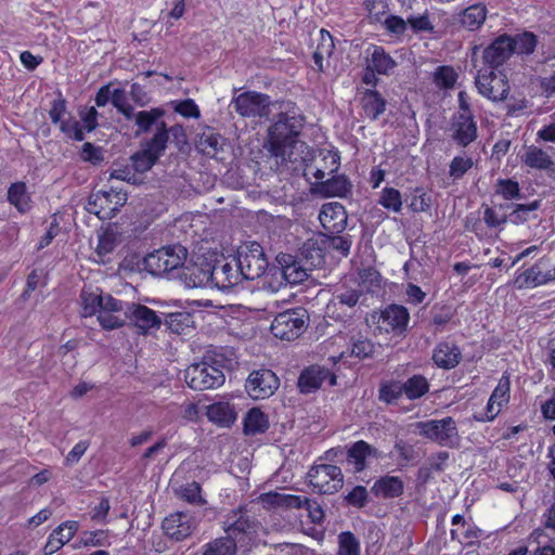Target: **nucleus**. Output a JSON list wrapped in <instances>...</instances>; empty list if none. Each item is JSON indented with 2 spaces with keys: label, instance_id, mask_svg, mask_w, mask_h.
<instances>
[{
  "label": "nucleus",
  "instance_id": "c85d7f7f",
  "mask_svg": "<svg viewBox=\"0 0 555 555\" xmlns=\"http://www.w3.org/2000/svg\"><path fill=\"white\" fill-rule=\"evenodd\" d=\"M328 375V369L312 365L305 369L298 377V388L301 393H311L318 390Z\"/></svg>",
  "mask_w": 555,
  "mask_h": 555
},
{
  "label": "nucleus",
  "instance_id": "c03bdc74",
  "mask_svg": "<svg viewBox=\"0 0 555 555\" xmlns=\"http://www.w3.org/2000/svg\"><path fill=\"white\" fill-rule=\"evenodd\" d=\"M538 42V37L528 30H524L520 34L512 36L513 51L519 55H531L534 52Z\"/></svg>",
  "mask_w": 555,
  "mask_h": 555
},
{
  "label": "nucleus",
  "instance_id": "0eeeda50",
  "mask_svg": "<svg viewBox=\"0 0 555 555\" xmlns=\"http://www.w3.org/2000/svg\"><path fill=\"white\" fill-rule=\"evenodd\" d=\"M310 485L319 493L334 494L344 486L341 468L331 464H315L307 473Z\"/></svg>",
  "mask_w": 555,
  "mask_h": 555
},
{
  "label": "nucleus",
  "instance_id": "8fccbe9b",
  "mask_svg": "<svg viewBox=\"0 0 555 555\" xmlns=\"http://www.w3.org/2000/svg\"><path fill=\"white\" fill-rule=\"evenodd\" d=\"M457 74L453 67L442 65L438 66L434 73V82L440 89H451L454 87Z\"/></svg>",
  "mask_w": 555,
  "mask_h": 555
},
{
  "label": "nucleus",
  "instance_id": "5fc2aeb1",
  "mask_svg": "<svg viewBox=\"0 0 555 555\" xmlns=\"http://www.w3.org/2000/svg\"><path fill=\"white\" fill-rule=\"evenodd\" d=\"M96 315L101 327L106 331L117 330L127 324V319L122 314L100 311Z\"/></svg>",
  "mask_w": 555,
  "mask_h": 555
},
{
  "label": "nucleus",
  "instance_id": "052dcab7",
  "mask_svg": "<svg viewBox=\"0 0 555 555\" xmlns=\"http://www.w3.org/2000/svg\"><path fill=\"white\" fill-rule=\"evenodd\" d=\"M106 533L103 530H96V531H86L83 532L82 538L80 539L79 543L74 544V548H78L80 546H102L106 542Z\"/></svg>",
  "mask_w": 555,
  "mask_h": 555
},
{
  "label": "nucleus",
  "instance_id": "c756f323",
  "mask_svg": "<svg viewBox=\"0 0 555 555\" xmlns=\"http://www.w3.org/2000/svg\"><path fill=\"white\" fill-rule=\"evenodd\" d=\"M103 291L92 284H86L80 292L81 317L88 318L100 312L103 304Z\"/></svg>",
  "mask_w": 555,
  "mask_h": 555
},
{
  "label": "nucleus",
  "instance_id": "0e129e2a",
  "mask_svg": "<svg viewBox=\"0 0 555 555\" xmlns=\"http://www.w3.org/2000/svg\"><path fill=\"white\" fill-rule=\"evenodd\" d=\"M80 157L83 162H89L94 165L101 163L104 159L102 149L94 146L90 142H86L82 145Z\"/></svg>",
  "mask_w": 555,
  "mask_h": 555
},
{
  "label": "nucleus",
  "instance_id": "3c124183",
  "mask_svg": "<svg viewBox=\"0 0 555 555\" xmlns=\"http://www.w3.org/2000/svg\"><path fill=\"white\" fill-rule=\"evenodd\" d=\"M495 192L506 201L524 198L518 182L512 179H499Z\"/></svg>",
  "mask_w": 555,
  "mask_h": 555
},
{
  "label": "nucleus",
  "instance_id": "13d9d810",
  "mask_svg": "<svg viewBox=\"0 0 555 555\" xmlns=\"http://www.w3.org/2000/svg\"><path fill=\"white\" fill-rule=\"evenodd\" d=\"M509 385L508 376H502L489 399L494 401L498 406H503L509 400Z\"/></svg>",
  "mask_w": 555,
  "mask_h": 555
},
{
  "label": "nucleus",
  "instance_id": "6e6d98bb",
  "mask_svg": "<svg viewBox=\"0 0 555 555\" xmlns=\"http://www.w3.org/2000/svg\"><path fill=\"white\" fill-rule=\"evenodd\" d=\"M344 501L347 505L363 508L369 502V493L364 486H356L348 492Z\"/></svg>",
  "mask_w": 555,
  "mask_h": 555
},
{
  "label": "nucleus",
  "instance_id": "79ce46f5",
  "mask_svg": "<svg viewBox=\"0 0 555 555\" xmlns=\"http://www.w3.org/2000/svg\"><path fill=\"white\" fill-rule=\"evenodd\" d=\"M404 396L402 382L390 379L382 382L378 388V400L387 405H396Z\"/></svg>",
  "mask_w": 555,
  "mask_h": 555
},
{
  "label": "nucleus",
  "instance_id": "4468645a",
  "mask_svg": "<svg viewBox=\"0 0 555 555\" xmlns=\"http://www.w3.org/2000/svg\"><path fill=\"white\" fill-rule=\"evenodd\" d=\"M258 522L247 515L245 508L240 507L231 511L223 521V529L227 537L236 542L241 537H249L256 533Z\"/></svg>",
  "mask_w": 555,
  "mask_h": 555
},
{
  "label": "nucleus",
  "instance_id": "f704fd0d",
  "mask_svg": "<svg viewBox=\"0 0 555 555\" xmlns=\"http://www.w3.org/2000/svg\"><path fill=\"white\" fill-rule=\"evenodd\" d=\"M361 105L366 117L377 120L385 113L387 102L377 90L366 89L362 93Z\"/></svg>",
  "mask_w": 555,
  "mask_h": 555
},
{
  "label": "nucleus",
  "instance_id": "6e6552de",
  "mask_svg": "<svg viewBox=\"0 0 555 555\" xmlns=\"http://www.w3.org/2000/svg\"><path fill=\"white\" fill-rule=\"evenodd\" d=\"M270 105V96L256 91L243 92L231 101L233 109L244 118H269Z\"/></svg>",
  "mask_w": 555,
  "mask_h": 555
},
{
  "label": "nucleus",
  "instance_id": "423d86ee",
  "mask_svg": "<svg viewBox=\"0 0 555 555\" xmlns=\"http://www.w3.org/2000/svg\"><path fill=\"white\" fill-rule=\"evenodd\" d=\"M237 269L244 280L260 278L269 266L263 247L257 242L246 243L237 250Z\"/></svg>",
  "mask_w": 555,
  "mask_h": 555
},
{
  "label": "nucleus",
  "instance_id": "a18cd8bd",
  "mask_svg": "<svg viewBox=\"0 0 555 555\" xmlns=\"http://www.w3.org/2000/svg\"><path fill=\"white\" fill-rule=\"evenodd\" d=\"M223 138L215 132L214 129L207 128L198 139V147L207 155H215L222 150Z\"/></svg>",
  "mask_w": 555,
  "mask_h": 555
},
{
  "label": "nucleus",
  "instance_id": "e2e57ef3",
  "mask_svg": "<svg viewBox=\"0 0 555 555\" xmlns=\"http://www.w3.org/2000/svg\"><path fill=\"white\" fill-rule=\"evenodd\" d=\"M352 240L350 235H333L330 237V246L341 256L347 257L350 253Z\"/></svg>",
  "mask_w": 555,
  "mask_h": 555
},
{
  "label": "nucleus",
  "instance_id": "338daca9",
  "mask_svg": "<svg viewBox=\"0 0 555 555\" xmlns=\"http://www.w3.org/2000/svg\"><path fill=\"white\" fill-rule=\"evenodd\" d=\"M384 26L387 29V31L397 36H401L405 33L408 28V20L404 21L400 16L389 15L384 21Z\"/></svg>",
  "mask_w": 555,
  "mask_h": 555
},
{
  "label": "nucleus",
  "instance_id": "774afa93",
  "mask_svg": "<svg viewBox=\"0 0 555 555\" xmlns=\"http://www.w3.org/2000/svg\"><path fill=\"white\" fill-rule=\"evenodd\" d=\"M359 279L361 284L365 285L367 288L379 286L380 283L379 272L372 267L361 269L359 271Z\"/></svg>",
  "mask_w": 555,
  "mask_h": 555
},
{
  "label": "nucleus",
  "instance_id": "864d4df0",
  "mask_svg": "<svg viewBox=\"0 0 555 555\" xmlns=\"http://www.w3.org/2000/svg\"><path fill=\"white\" fill-rule=\"evenodd\" d=\"M201 485L196 481L186 483L179 490V495L191 504L204 505L206 501L203 499Z\"/></svg>",
  "mask_w": 555,
  "mask_h": 555
},
{
  "label": "nucleus",
  "instance_id": "bb28decb",
  "mask_svg": "<svg viewBox=\"0 0 555 555\" xmlns=\"http://www.w3.org/2000/svg\"><path fill=\"white\" fill-rule=\"evenodd\" d=\"M352 183L345 175L334 176L315 185L317 192L323 197L345 198L352 193Z\"/></svg>",
  "mask_w": 555,
  "mask_h": 555
},
{
  "label": "nucleus",
  "instance_id": "b1692460",
  "mask_svg": "<svg viewBox=\"0 0 555 555\" xmlns=\"http://www.w3.org/2000/svg\"><path fill=\"white\" fill-rule=\"evenodd\" d=\"M520 158L526 167L539 171H545L548 178L555 180V162L541 147L535 145L526 147V151Z\"/></svg>",
  "mask_w": 555,
  "mask_h": 555
},
{
  "label": "nucleus",
  "instance_id": "1a4fd4ad",
  "mask_svg": "<svg viewBox=\"0 0 555 555\" xmlns=\"http://www.w3.org/2000/svg\"><path fill=\"white\" fill-rule=\"evenodd\" d=\"M167 147V139L164 131L142 143V150L134 153L130 159L134 171L143 173L149 171L164 154Z\"/></svg>",
  "mask_w": 555,
  "mask_h": 555
},
{
  "label": "nucleus",
  "instance_id": "58836bf2",
  "mask_svg": "<svg viewBox=\"0 0 555 555\" xmlns=\"http://www.w3.org/2000/svg\"><path fill=\"white\" fill-rule=\"evenodd\" d=\"M207 417L219 426L230 427L236 420V413L228 402H217L208 406Z\"/></svg>",
  "mask_w": 555,
  "mask_h": 555
},
{
  "label": "nucleus",
  "instance_id": "a878e982",
  "mask_svg": "<svg viewBox=\"0 0 555 555\" xmlns=\"http://www.w3.org/2000/svg\"><path fill=\"white\" fill-rule=\"evenodd\" d=\"M79 524L74 520H67L56 527L48 538L43 547V555L56 553L63 545L68 543L78 531Z\"/></svg>",
  "mask_w": 555,
  "mask_h": 555
},
{
  "label": "nucleus",
  "instance_id": "49530a36",
  "mask_svg": "<svg viewBox=\"0 0 555 555\" xmlns=\"http://www.w3.org/2000/svg\"><path fill=\"white\" fill-rule=\"evenodd\" d=\"M430 324L435 326V332H442L446 325L454 318L455 310L451 306H434L430 310Z\"/></svg>",
  "mask_w": 555,
  "mask_h": 555
},
{
  "label": "nucleus",
  "instance_id": "6ab92c4d",
  "mask_svg": "<svg viewBox=\"0 0 555 555\" xmlns=\"http://www.w3.org/2000/svg\"><path fill=\"white\" fill-rule=\"evenodd\" d=\"M212 266V287L229 292L244 280L240 269H237L236 260H234V266L231 262L225 261V259L216 260Z\"/></svg>",
  "mask_w": 555,
  "mask_h": 555
},
{
  "label": "nucleus",
  "instance_id": "393cba45",
  "mask_svg": "<svg viewBox=\"0 0 555 555\" xmlns=\"http://www.w3.org/2000/svg\"><path fill=\"white\" fill-rule=\"evenodd\" d=\"M488 9L485 3H474L453 16L454 24L462 28L475 31L478 30L486 22Z\"/></svg>",
  "mask_w": 555,
  "mask_h": 555
},
{
  "label": "nucleus",
  "instance_id": "5701e85b",
  "mask_svg": "<svg viewBox=\"0 0 555 555\" xmlns=\"http://www.w3.org/2000/svg\"><path fill=\"white\" fill-rule=\"evenodd\" d=\"M165 109L162 107H153L150 111H140L135 114V126L138 127L134 135L138 138L143 133H147L155 127L156 132H165L168 140L167 125L162 118L165 116Z\"/></svg>",
  "mask_w": 555,
  "mask_h": 555
},
{
  "label": "nucleus",
  "instance_id": "a211bd4d",
  "mask_svg": "<svg viewBox=\"0 0 555 555\" xmlns=\"http://www.w3.org/2000/svg\"><path fill=\"white\" fill-rule=\"evenodd\" d=\"M162 528L169 539L182 541L193 533L196 520L188 513L177 512L163 520Z\"/></svg>",
  "mask_w": 555,
  "mask_h": 555
},
{
  "label": "nucleus",
  "instance_id": "7ed1b4c3",
  "mask_svg": "<svg viewBox=\"0 0 555 555\" xmlns=\"http://www.w3.org/2000/svg\"><path fill=\"white\" fill-rule=\"evenodd\" d=\"M188 257V249L178 244L165 246L150 253L143 258V270L155 276H167L178 279L182 264Z\"/></svg>",
  "mask_w": 555,
  "mask_h": 555
},
{
  "label": "nucleus",
  "instance_id": "4be33fe9",
  "mask_svg": "<svg viewBox=\"0 0 555 555\" xmlns=\"http://www.w3.org/2000/svg\"><path fill=\"white\" fill-rule=\"evenodd\" d=\"M275 260L280 267L281 275L287 284H299L309 276L308 269L301 264L297 257L291 254L280 253Z\"/></svg>",
  "mask_w": 555,
  "mask_h": 555
},
{
  "label": "nucleus",
  "instance_id": "f257e3e1",
  "mask_svg": "<svg viewBox=\"0 0 555 555\" xmlns=\"http://www.w3.org/2000/svg\"><path fill=\"white\" fill-rule=\"evenodd\" d=\"M232 350L214 352L204 357L202 362L191 364L184 373L188 386L194 390L214 389L225 380L224 370H232L237 364Z\"/></svg>",
  "mask_w": 555,
  "mask_h": 555
},
{
  "label": "nucleus",
  "instance_id": "4c0bfd02",
  "mask_svg": "<svg viewBox=\"0 0 555 555\" xmlns=\"http://www.w3.org/2000/svg\"><path fill=\"white\" fill-rule=\"evenodd\" d=\"M268 429V416L259 408H251L244 417V434L256 436L266 433Z\"/></svg>",
  "mask_w": 555,
  "mask_h": 555
},
{
  "label": "nucleus",
  "instance_id": "dca6fc26",
  "mask_svg": "<svg viewBox=\"0 0 555 555\" xmlns=\"http://www.w3.org/2000/svg\"><path fill=\"white\" fill-rule=\"evenodd\" d=\"M514 54L512 35L502 34L498 36L482 51V61L488 65L489 70L498 69Z\"/></svg>",
  "mask_w": 555,
  "mask_h": 555
},
{
  "label": "nucleus",
  "instance_id": "f3484780",
  "mask_svg": "<svg viewBox=\"0 0 555 555\" xmlns=\"http://www.w3.org/2000/svg\"><path fill=\"white\" fill-rule=\"evenodd\" d=\"M555 281V267H552L547 259L541 258L532 267L519 274L515 284L518 288L537 287Z\"/></svg>",
  "mask_w": 555,
  "mask_h": 555
},
{
  "label": "nucleus",
  "instance_id": "ea45409f",
  "mask_svg": "<svg viewBox=\"0 0 555 555\" xmlns=\"http://www.w3.org/2000/svg\"><path fill=\"white\" fill-rule=\"evenodd\" d=\"M362 296V288H350L345 285H341L334 292L332 304L327 306V310H331L332 308H337V306H346L348 308H353L357 306Z\"/></svg>",
  "mask_w": 555,
  "mask_h": 555
},
{
  "label": "nucleus",
  "instance_id": "680f3d73",
  "mask_svg": "<svg viewBox=\"0 0 555 555\" xmlns=\"http://www.w3.org/2000/svg\"><path fill=\"white\" fill-rule=\"evenodd\" d=\"M129 302L114 298L111 294H104L103 304H101L100 311L107 313H117L126 317V309Z\"/></svg>",
  "mask_w": 555,
  "mask_h": 555
},
{
  "label": "nucleus",
  "instance_id": "9d476101",
  "mask_svg": "<svg viewBox=\"0 0 555 555\" xmlns=\"http://www.w3.org/2000/svg\"><path fill=\"white\" fill-rule=\"evenodd\" d=\"M127 324L137 328L140 335H149L160 328L163 319L151 308L131 302L126 309Z\"/></svg>",
  "mask_w": 555,
  "mask_h": 555
},
{
  "label": "nucleus",
  "instance_id": "ddd939ff",
  "mask_svg": "<svg viewBox=\"0 0 555 555\" xmlns=\"http://www.w3.org/2000/svg\"><path fill=\"white\" fill-rule=\"evenodd\" d=\"M214 266L207 259L196 261L192 266L180 268L178 279L189 288L212 287Z\"/></svg>",
  "mask_w": 555,
  "mask_h": 555
},
{
  "label": "nucleus",
  "instance_id": "603ef678",
  "mask_svg": "<svg viewBox=\"0 0 555 555\" xmlns=\"http://www.w3.org/2000/svg\"><path fill=\"white\" fill-rule=\"evenodd\" d=\"M338 555H360V542L350 531H344L338 535Z\"/></svg>",
  "mask_w": 555,
  "mask_h": 555
},
{
  "label": "nucleus",
  "instance_id": "de8ad7c7",
  "mask_svg": "<svg viewBox=\"0 0 555 555\" xmlns=\"http://www.w3.org/2000/svg\"><path fill=\"white\" fill-rule=\"evenodd\" d=\"M378 204L385 209L399 212L402 208V197L399 190L386 186L382 190Z\"/></svg>",
  "mask_w": 555,
  "mask_h": 555
},
{
  "label": "nucleus",
  "instance_id": "aec40b11",
  "mask_svg": "<svg viewBox=\"0 0 555 555\" xmlns=\"http://www.w3.org/2000/svg\"><path fill=\"white\" fill-rule=\"evenodd\" d=\"M452 140L466 147L477 139V125L472 113H459L451 122Z\"/></svg>",
  "mask_w": 555,
  "mask_h": 555
},
{
  "label": "nucleus",
  "instance_id": "2eb2a0df",
  "mask_svg": "<svg viewBox=\"0 0 555 555\" xmlns=\"http://www.w3.org/2000/svg\"><path fill=\"white\" fill-rule=\"evenodd\" d=\"M409 321L408 309L404 306L391 304L379 312L377 322L380 330L400 336L406 332Z\"/></svg>",
  "mask_w": 555,
  "mask_h": 555
},
{
  "label": "nucleus",
  "instance_id": "412c9836",
  "mask_svg": "<svg viewBox=\"0 0 555 555\" xmlns=\"http://www.w3.org/2000/svg\"><path fill=\"white\" fill-rule=\"evenodd\" d=\"M319 219L324 229L339 234L347 227L348 214L340 203L331 202L322 205Z\"/></svg>",
  "mask_w": 555,
  "mask_h": 555
},
{
  "label": "nucleus",
  "instance_id": "09e8293b",
  "mask_svg": "<svg viewBox=\"0 0 555 555\" xmlns=\"http://www.w3.org/2000/svg\"><path fill=\"white\" fill-rule=\"evenodd\" d=\"M236 551V542L232 539L219 538L207 544V548L203 555H234Z\"/></svg>",
  "mask_w": 555,
  "mask_h": 555
},
{
  "label": "nucleus",
  "instance_id": "f8f14e48",
  "mask_svg": "<svg viewBox=\"0 0 555 555\" xmlns=\"http://www.w3.org/2000/svg\"><path fill=\"white\" fill-rule=\"evenodd\" d=\"M476 87L480 94L496 102L505 101L509 93V85L505 75H496L494 70H479Z\"/></svg>",
  "mask_w": 555,
  "mask_h": 555
},
{
  "label": "nucleus",
  "instance_id": "a19ab883",
  "mask_svg": "<svg viewBox=\"0 0 555 555\" xmlns=\"http://www.w3.org/2000/svg\"><path fill=\"white\" fill-rule=\"evenodd\" d=\"M404 396L411 400L423 398L429 392L430 384L428 379L422 374H414L406 380L402 382Z\"/></svg>",
  "mask_w": 555,
  "mask_h": 555
},
{
  "label": "nucleus",
  "instance_id": "cd10ccee",
  "mask_svg": "<svg viewBox=\"0 0 555 555\" xmlns=\"http://www.w3.org/2000/svg\"><path fill=\"white\" fill-rule=\"evenodd\" d=\"M462 359V351L457 345L450 341L439 343L433 351L434 363L443 370H451L457 366Z\"/></svg>",
  "mask_w": 555,
  "mask_h": 555
},
{
  "label": "nucleus",
  "instance_id": "f03ea898",
  "mask_svg": "<svg viewBox=\"0 0 555 555\" xmlns=\"http://www.w3.org/2000/svg\"><path fill=\"white\" fill-rule=\"evenodd\" d=\"M302 127V116L287 112L279 113L268 129V142L264 147L271 156L281 159V164L294 162L293 149L298 143L297 139Z\"/></svg>",
  "mask_w": 555,
  "mask_h": 555
},
{
  "label": "nucleus",
  "instance_id": "473e14b6",
  "mask_svg": "<svg viewBox=\"0 0 555 555\" xmlns=\"http://www.w3.org/2000/svg\"><path fill=\"white\" fill-rule=\"evenodd\" d=\"M378 456V450L364 440L354 442L346 452L347 461L354 465L357 473L362 472L366 467V457L376 459Z\"/></svg>",
  "mask_w": 555,
  "mask_h": 555
},
{
  "label": "nucleus",
  "instance_id": "69168bd1",
  "mask_svg": "<svg viewBox=\"0 0 555 555\" xmlns=\"http://www.w3.org/2000/svg\"><path fill=\"white\" fill-rule=\"evenodd\" d=\"M498 207L487 206L483 211V221L489 228H498L508 221V215H500Z\"/></svg>",
  "mask_w": 555,
  "mask_h": 555
},
{
  "label": "nucleus",
  "instance_id": "bf43d9fd",
  "mask_svg": "<svg viewBox=\"0 0 555 555\" xmlns=\"http://www.w3.org/2000/svg\"><path fill=\"white\" fill-rule=\"evenodd\" d=\"M408 24L410 25L411 29L415 34H418L422 31L434 33V29H435L433 23L429 20L428 11H425L424 14L418 15V16H414V15L408 16Z\"/></svg>",
  "mask_w": 555,
  "mask_h": 555
},
{
  "label": "nucleus",
  "instance_id": "e433bc0d",
  "mask_svg": "<svg viewBox=\"0 0 555 555\" xmlns=\"http://www.w3.org/2000/svg\"><path fill=\"white\" fill-rule=\"evenodd\" d=\"M376 349L375 343L361 333L352 334L349 338L350 354L359 360L372 359Z\"/></svg>",
  "mask_w": 555,
  "mask_h": 555
},
{
  "label": "nucleus",
  "instance_id": "72a5a7b5",
  "mask_svg": "<svg viewBox=\"0 0 555 555\" xmlns=\"http://www.w3.org/2000/svg\"><path fill=\"white\" fill-rule=\"evenodd\" d=\"M164 315L163 323L175 334L186 335L195 326L194 315L189 311H177Z\"/></svg>",
  "mask_w": 555,
  "mask_h": 555
},
{
  "label": "nucleus",
  "instance_id": "2f4dec72",
  "mask_svg": "<svg viewBox=\"0 0 555 555\" xmlns=\"http://www.w3.org/2000/svg\"><path fill=\"white\" fill-rule=\"evenodd\" d=\"M404 491V483L402 479L398 476H383L378 478L373 487L371 488V492L377 496L383 499H395L402 495Z\"/></svg>",
  "mask_w": 555,
  "mask_h": 555
},
{
  "label": "nucleus",
  "instance_id": "4d7b16f0",
  "mask_svg": "<svg viewBox=\"0 0 555 555\" xmlns=\"http://www.w3.org/2000/svg\"><path fill=\"white\" fill-rule=\"evenodd\" d=\"M474 163L470 157L455 156L449 166V176L454 180L463 178V176L473 167Z\"/></svg>",
  "mask_w": 555,
  "mask_h": 555
},
{
  "label": "nucleus",
  "instance_id": "c9c22d12",
  "mask_svg": "<svg viewBox=\"0 0 555 555\" xmlns=\"http://www.w3.org/2000/svg\"><path fill=\"white\" fill-rule=\"evenodd\" d=\"M541 207V201L535 199L528 204H506L499 205V209L503 210L505 208H512V211L508 214V221L515 225L524 224L525 222L530 220L531 212L538 210Z\"/></svg>",
  "mask_w": 555,
  "mask_h": 555
},
{
  "label": "nucleus",
  "instance_id": "7c9ffc66",
  "mask_svg": "<svg viewBox=\"0 0 555 555\" xmlns=\"http://www.w3.org/2000/svg\"><path fill=\"white\" fill-rule=\"evenodd\" d=\"M366 65L377 72L378 75H389L397 66V62L382 46H372L366 50Z\"/></svg>",
  "mask_w": 555,
  "mask_h": 555
},
{
  "label": "nucleus",
  "instance_id": "37998d69",
  "mask_svg": "<svg viewBox=\"0 0 555 555\" xmlns=\"http://www.w3.org/2000/svg\"><path fill=\"white\" fill-rule=\"evenodd\" d=\"M8 201L20 212L25 214L30 209V196L24 182L12 183L8 190Z\"/></svg>",
  "mask_w": 555,
  "mask_h": 555
},
{
  "label": "nucleus",
  "instance_id": "39448f33",
  "mask_svg": "<svg viewBox=\"0 0 555 555\" xmlns=\"http://www.w3.org/2000/svg\"><path fill=\"white\" fill-rule=\"evenodd\" d=\"M309 315L306 309L297 308L280 312L271 323V333L283 340L298 338L307 328Z\"/></svg>",
  "mask_w": 555,
  "mask_h": 555
},
{
  "label": "nucleus",
  "instance_id": "20e7f679",
  "mask_svg": "<svg viewBox=\"0 0 555 555\" xmlns=\"http://www.w3.org/2000/svg\"><path fill=\"white\" fill-rule=\"evenodd\" d=\"M418 435L423 438L450 449L460 447L461 436L456 422L447 416L441 420H429L415 423Z\"/></svg>",
  "mask_w": 555,
  "mask_h": 555
},
{
  "label": "nucleus",
  "instance_id": "9b49d317",
  "mask_svg": "<svg viewBox=\"0 0 555 555\" xmlns=\"http://www.w3.org/2000/svg\"><path fill=\"white\" fill-rule=\"evenodd\" d=\"M279 386V377L268 369L253 371L245 383L247 393L255 400L271 397Z\"/></svg>",
  "mask_w": 555,
  "mask_h": 555
}]
</instances>
